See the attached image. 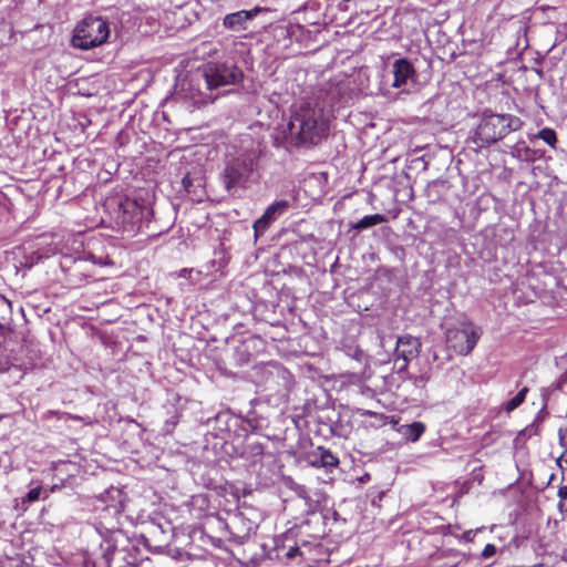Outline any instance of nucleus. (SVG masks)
I'll use <instances>...</instances> for the list:
<instances>
[{
  "label": "nucleus",
  "instance_id": "f257e3e1",
  "mask_svg": "<svg viewBox=\"0 0 567 567\" xmlns=\"http://www.w3.org/2000/svg\"><path fill=\"white\" fill-rule=\"evenodd\" d=\"M327 131L323 109L305 102L292 110L290 120L282 130V140L292 146L317 145Z\"/></svg>",
  "mask_w": 567,
  "mask_h": 567
},
{
  "label": "nucleus",
  "instance_id": "f03ea898",
  "mask_svg": "<svg viewBox=\"0 0 567 567\" xmlns=\"http://www.w3.org/2000/svg\"><path fill=\"white\" fill-rule=\"evenodd\" d=\"M522 126L523 121L511 114L485 115L476 128L474 142L480 147L488 146Z\"/></svg>",
  "mask_w": 567,
  "mask_h": 567
},
{
  "label": "nucleus",
  "instance_id": "7ed1b4c3",
  "mask_svg": "<svg viewBox=\"0 0 567 567\" xmlns=\"http://www.w3.org/2000/svg\"><path fill=\"white\" fill-rule=\"evenodd\" d=\"M256 162L250 155H238L229 161L223 173L221 181L228 193L235 195L240 189H246L254 181Z\"/></svg>",
  "mask_w": 567,
  "mask_h": 567
},
{
  "label": "nucleus",
  "instance_id": "20e7f679",
  "mask_svg": "<svg viewBox=\"0 0 567 567\" xmlns=\"http://www.w3.org/2000/svg\"><path fill=\"white\" fill-rule=\"evenodd\" d=\"M109 35L106 20L101 17H89L75 28L72 43L75 48L89 50L105 43Z\"/></svg>",
  "mask_w": 567,
  "mask_h": 567
},
{
  "label": "nucleus",
  "instance_id": "39448f33",
  "mask_svg": "<svg viewBox=\"0 0 567 567\" xmlns=\"http://www.w3.org/2000/svg\"><path fill=\"white\" fill-rule=\"evenodd\" d=\"M482 330L468 320H461L446 329V344L456 353L466 355L477 344Z\"/></svg>",
  "mask_w": 567,
  "mask_h": 567
},
{
  "label": "nucleus",
  "instance_id": "423d86ee",
  "mask_svg": "<svg viewBox=\"0 0 567 567\" xmlns=\"http://www.w3.org/2000/svg\"><path fill=\"white\" fill-rule=\"evenodd\" d=\"M203 76L207 89L216 90L221 86L237 84L243 80V71L234 63H208Z\"/></svg>",
  "mask_w": 567,
  "mask_h": 567
},
{
  "label": "nucleus",
  "instance_id": "0eeeda50",
  "mask_svg": "<svg viewBox=\"0 0 567 567\" xmlns=\"http://www.w3.org/2000/svg\"><path fill=\"white\" fill-rule=\"evenodd\" d=\"M289 208V203L286 199L277 200L268 206L265 213L254 223V230L256 237L262 235L279 216H281Z\"/></svg>",
  "mask_w": 567,
  "mask_h": 567
},
{
  "label": "nucleus",
  "instance_id": "6e6552de",
  "mask_svg": "<svg viewBox=\"0 0 567 567\" xmlns=\"http://www.w3.org/2000/svg\"><path fill=\"white\" fill-rule=\"evenodd\" d=\"M394 87H404L415 82V71L412 64L405 59H394L392 63Z\"/></svg>",
  "mask_w": 567,
  "mask_h": 567
},
{
  "label": "nucleus",
  "instance_id": "1a4fd4ad",
  "mask_svg": "<svg viewBox=\"0 0 567 567\" xmlns=\"http://www.w3.org/2000/svg\"><path fill=\"white\" fill-rule=\"evenodd\" d=\"M421 349V343L413 337L399 338L396 341L395 357L402 358L405 362H409L417 355Z\"/></svg>",
  "mask_w": 567,
  "mask_h": 567
},
{
  "label": "nucleus",
  "instance_id": "9d476101",
  "mask_svg": "<svg viewBox=\"0 0 567 567\" xmlns=\"http://www.w3.org/2000/svg\"><path fill=\"white\" fill-rule=\"evenodd\" d=\"M256 11V9L249 11L240 10L229 13L224 18V27L233 31L246 30L247 22L255 16Z\"/></svg>",
  "mask_w": 567,
  "mask_h": 567
},
{
  "label": "nucleus",
  "instance_id": "9b49d317",
  "mask_svg": "<svg viewBox=\"0 0 567 567\" xmlns=\"http://www.w3.org/2000/svg\"><path fill=\"white\" fill-rule=\"evenodd\" d=\"M384 221H386V217L382 214L367 215L353 224L352 228L360 231Z\"/></svg>",
  "mask_w": 567,
  "mask_h": 567
},
{
  "label": "nucleus",
  "instance_id": "f8f14e48",
  "mask_svg": "<svg viewBox=\"0 0 567 567\" xmlns=\"http://www.w3.org/2000/svg\"><path fill=\"white\" fill-rule=\"evenodd\" d=\"M400 432L406 440L415 442L423 434L424 425L421 422H413L411 424L402 425Z\"/></svg>",
  "mask_w": 567,
  "mask_h": 567
},
{
  "label": "nucleus",
  "instance_id": "ddd939ff",
  "mask_svg": "<svg viewBox=\"0 0 567 567\" xmlns=\"http://www.w3.org/2000/svg\"><path fill=\"white\" fill-rule=\"evenodd\" d=\"M559 444L564 447L563 453L558 457L557 462L563 471H567V429H559L558 431Z\"/></svg>",
  "mask_w": 567,
  "mask_h": 567
},
{
  "label": "nucleus",
  "instance_id": "4468645a",
  "mask_svg": "<svg viewBox=\"0 0 567 567\" xmlns=\"http://www.w3.org/2000/svg\"><path fill=\"white\" fill-rule=\"evenodd\" d=\"M527 392L528 388L524 386L514 398L504 404L505 410L512 412L517 409L524 402Z\"/></svg>",
  "mask_w": 567,
  "mask_h": 567
},
{
  "label": "nucleus",
  "instance_id": "2eb2a0df",
  "mask_svg": "<svg viewBox=\"0 0 567 567\" xmlns=\"http://www.w3.org/2000/svg\"><path fill=\"white\" fill-rule=\"evenodd\" d=\"M320 450V462L322 466L326 467H336L339 464V460L334 456L329 450H324L322 447Z\"/></svg>",
  "mask_w": 567,
  "mask_h": 567
},
{
  "label": "nucleus",
  "instance_id": "dca6fc26",
  "mask_svg": "<svg viewBox=\"0 0 567 567\" xmlns=\"http://www.w3.org/2000/svg\"><path fill=\"white\" fill-rule=\"evenodd\" d=\"M535 137L543 140L546 144H548L551 147H555V144L557 142L555 131L549 127L540 130Z\"/></svg>",
  "mask_w": 567,
  "mask_h": 567
},
{
  "label": "nucleus",
  "instance_id": "f3484780",
  "mask_svg": "<svg viewBox=\"0 0 567 567\" xmlns=\"http://www.w3.org/2000/svg\"><path fill=\"white\" fill-rule=\"evenodd\" d=\"M559 501V509L561 513L567 514V486H563L558 491Z\"/></svg>",
  "mask_w": 567,
  "mask_h": 567
},
{
  "label": "nucleus",
  "instance_id": "a211bd4d",
  "mask_svg": "<svg viewBox=\"0 0 567 567\" xmlns=\"http://www.w3.org/2000/svg\"><path fill=\"white\" fill-rule=\"evenodd\" d=\"M41 495V488L40 487H35V488H31L28 494H27V501L28 502H35L39 499Z\"/></svg>",
  "mask_w": 567,
  "mask_h": 567
},
{
  "label": "nucleus",
  "instance_id": "6ab92c4d",
  "mask_svg": "<svg viewBox=\"0 0 567 567\" xmlns=\"http://www.w3.org/2000/svg\"><path fill=\"white\" fill-rule=\"evenodd\" d=\"M358 413H359L361 416L377 417V419H379V420H383V419H384V415H383V414H381V413H377V412H373V411H370V410L359 409V410H358Z\"/></svg>",
  "mask_w": 567,
  "mask_h": 567
},
{
  "label": "nucleus",
  "instance_id": "aec40b11",
  "mask_svg": "<svg viewBox=\"0 0 567 567\" xmlns=\"http://www.w3.org/2000/svg\"><path fill=\"white\" fill-rule=\"evenodd\" d=\"M178 422H179L178 415L177 414L173 415L169 420H167L165 422V431L171 432L176 426V424Z\"/></svg>",
  "mask_w": 567,
  "mask_h": 567
},
{
  "label": "nucleus",
  "instance_id": "412c9836",
  "mask_svg": "<svg viewBox=\"0 0 567 567\" xmlns=\"http://www.w3.org/2000/svg\"><path fill=\"white\" fill-rule=\"evenodd\" d=\"M300 555H301L300 548L298 546H293V547L289 548V550L286 553V558L290 560Z\"/></svg>",
  "mask_w": 567,
  "mask_h": 567
},
{
  "label": "nucleus",
  "instance_id": "4be33fe9",
  "mask_svg": "<svg viewBox=\"0 0 567 567\" xmlns=\"http://www.w3.org/2000/svg\"><path fill=\"white\" fill-rule=\"evenodd\" d=\"M182 184H183V187L184 189L187 192V193H190L192 192V187H193V179L189 175H185L182 179Z\"/></svg>",
  "mask_w": 567,
  "mask_h": 567
},
{
  "label": "nucleus",
  "instance_id": "5701e85b",
  "mask_svg": "<svg viewBox=\"0 0 567 567\" xmlns=\"http://www.w3.org/2000/svg\"><path fill=\"white\" fill-rule=\"evenodd\" d=\"M495 551H496L495 546H494V545H492V544H487V545L484 547V549H483L482 556H483L484 558H488V557L493 556V555L495 554Z\"/></svg>",
  "mask_w": 567,
  "mask_h": 567
},
{
  "label": "nucleus",
  "instance_id": "b1692460",
  "mask_svg": "<svg viewBox=\"0 0 567 567\" xmlns=\"http://www.w3.org/2000/svg\"><path fill=\"white\" fill-rule=\"evenodd\" d=\"M297 492L300 497L305 498L307 496V491L303 486H298Z\"/></svg>",
  "mask_w": 567,
  "mask_h": 567
}]
</instances>
